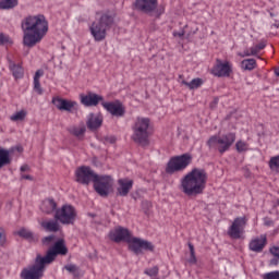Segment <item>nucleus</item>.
Here are the masks:
<instances>
[{
	"label": "nucleus",
	"instance_id": "obj_46",
	"mask_svg": "<svg viewBox=\"0 0 279 279\" xmlns=\"http://www.w3.org/2000/svg\"><path fill=\"white\" fill-rule=\"evenodd\" d=\"M21 180H34V178H32L29 174H22Z\"/></svg>",
	"mask_w": 279,
	"mask_h": 279
},
{
	"label": "nucleus",
	"instance_id": "obj_47",
	"mask_svg": "<svg viewBox=\"0 0 279 279\" xmlns=\"http://www.w3.org/2000/svg\"><path fill=\"white\" fill-rule=\"evenodd\" d=\"M20 170H21L22 172L29 171V166L24 165V166H22V167L20 168Z\"/></svg>",
	"mask_w": 279,
	"mask_h": 279
},
{
	"label": "nucleus",
	"instance_id": "obj_41",
	"mask_svg": "<svg viewBox=\"0 0 279 279\" xmlns=\"http://www.w3.org/2000/svg\"><path fill=\"white\" fill-rule=\"evenodd\" d=\"M5 245V230L0 228V247Z\"/></svg>",
	"mask_w": 279,
	"mask_h": 279
},
{
	"label": "nucleus",
	"instance_id": "obj_40",
	"mask_svg": "<svg viewBox=\"0 0 279 279\" xmlns=\"http://www.w3.org/2000/svg\"><path fill=\"white\" fill-rule=\"evenodd\" d=\"M264 279H279V271H271L264 275Z\"/></svg>",
	"mask_w": 279,
	"mask_h": 279
},
{
	"label": "nucleus",
	"instance_id": "obj_19",
	"mask_svg": "<svg viewBox=\"0 0 279 279\" xmlns=\"http://www.w3.org/2000/svg\"><path fill=\"white\" fill-rule=\"evenodd\" d=\"M265 245H267V235L262 234L260 236L254 238L250 244L248 248L251 252L260 253L263 250H265Z\"/></svg>",
	"mask_w": 279,
	"mask_h": 279
},
{
	"label": "nucleus",
	"instance_id": "obj_38",
	"mask_svg": "<svg viewBox=\"0 0 279 279\" xmlns=\"http://www.w3.org/2000/svg\"><path fill=\"white\" fill-rule=\"evenodd\" d=\"M54 241H56L54 235H48L43 239V245H46L47 247H49V245H51Z\"/></svg>",
	"mask_w": 279,
	"mask_h": 279
},
{
	"label": "nucleus",
	"instance_id": "obj_30",
	"mask_svg": "<svg viewBox=\"0 0 279 279\" xmlns=\"http://www.w3.org/2000/svg\"><path fill=\"white\" fill-rule=\"evenodd\" d=\"M65 271H69V274H72L73 278H82V271L75 264H68L63 267Z\"/></svg>",
	"mask_w": 279,
	"mask_h": 279
},
{
	"label": "nucleus",
	"instance_id": "obj_6",
	"mask_svg": "<svg viewBox=\"0 0 279 279\" xmlns=\"http://www.w3.org/2000/svg\"><path fill=\"white\" fill-rule=\"evenodd\" d=\"M236 141V133H227L222 136L213 135L207 141V146L209 149H215L217 147L219 154H226L232 145H234V142Z\"/></svg>",
	"mask_w": 279,
	"mask_h": 279
},
{
	"label": "nucleus",
	"instance_id": "obj_13",
	"mask_svg": "<svg viewBox=\"0 0 279 279\" xmlns=\"http://www.w3.org/2000/svg\"><path fill=\"white\" fill-rule=\"evenodd\" d=\"M52 104L56 106L57 110L61 112H70L71 114L77 112L80 110L77 101L63 99L60 97L52 98Z\"/></svg>",
	"mask_w": 279,
	"mask_h": 279
},
{
	"label": "nucleus",
	"instance_id": "obj_25",
	"mask_svg": "<svg viewBox=\"0 0 279 279\" xmlns=\"http://www.w3.org/2000/svg\"><path fill=\"white\" fill-rule=\"evenodd\" d=\"M40 226L46 230V232H58L60 230V223H58V220L43 221L40 222Z\"/></svg>",
	"mask_w": 279,
	"mask_h": 279
},
{
	"label": "nucleus",
	"instance_id": "obj_20",
	"mask_svg": "<svg viewBox=\"0 0 279 279\" xmlns=\"http://www.w3.org/2000/svg\"><path fill=\"white\" fill-rule=\"evenodd\" d=\"M101 105L112 117H123L125 114V109L120 104L102 102Z\"/></svg>",
	"mask_w": 279,
	"mask_h": 279
},
{
	"label": "nucleus",
	"instance_id": "obj_28",
	"mask_svg": "<svg viewBox=\"0 0 279 279\" xmlns=\"http://www.w3.org/2000/svg\"><path fill=\"white\" fill-rule=\"evenodd\" d=\"M68 132L72 134V136H75L76 138H82L84 134H86V126H70L68 129Z\"/></svg>",
	"mask_w": 279,
	"mask_h": 279
},
{
	"label": "nucleus",
	"instance_id": "obj_10",
	"mask_svg": "<svg viewBox=\"0 0 279 279\" xmlns=\"http://www.w3.org/2000/svg\"><path fill=\"white\" fill-rule=\"evenodd\" d=\"M76 218L77 211L75 207L71 205H63L60 209H57L54 214L56 221H60L63 226L74 225Z\"/></svg>",
	"mask_w": 279,
	"mask_h": 279
},
{
	"label": "nucleus",
	"instance_id": "obj_4",
	"mask_svg": "<svg viewBox=\"0 0 279 279\" xmlns=\"http://www.w3.org/2000/svg\"><path fill=\"white\" fill-rule=\"evenodd\" d=\"M114 25V14L110 11H98L96 12V20L92 23L89 32L96 43L106 40L108 31L112 29Z\"/></svg>",
	"mask_w": 279,
	"mask_h": 279
},
{
	"label": "nucleus",
	"instance_id": "obj_37",
	"mask_svg": "<svg viewBox=\"0 0 279 279\" xmlns=\"http://www.w3.org/2000/svg\"><path fill=\"white\" fill-rule=\"evenodd\" d=\"M235 149L239 153L247 151V143H245L243 141H238L236 144H235Z\"/></svg>",
	"mask_w": 279,
	"mask_h": 279
},
{
	"label": "nucleus",
	"instance_id": "obj_54",
	"mask_svg": "<svg viewBox=\"0 0 279 279\" xmlns=\"http://www.w3.org/2000/svg\"><path fill=\"white\" fill-rule=\"evenodd\" d=\"M17 151H23V148H17Z\"/></svg>",
	"mask_w": 279,
	"mask_h": 279
},
{
	"label": "nucleus",
	"instance_id": "obj_23",
	"mask_svg": "<svg viewBox=\"0 0 279 279\" xmlns=\"http://www.w3.org/2000/svg\"><path fill=\"white\" fill-rule=\"evenodd\" d=\"M58 208V204L56 203V201H53V198H48L45 199L41 204V213H45L46 215H51V213H53V210H56Z\"/></svg>",
	"mask_w": 279,
	"mask_h": 279
},
{
	"label": "nucleus",
	"instance_id": "obj_17",
	"mask_svg": "<svg viewBox=\"0 0 279 279\" xmlns=\"http://www.w3.org/2000/svg\"><path fill=\"white\" fill-rule=\"evenodd\" d=\"M81 104L86 108H90L93 106H99V101H104V96H99L93 92L87 93L86 95L81 94Z\"/></svg>",
	"mask_w": 279,
	"mask_h": 279
},
{
	"label": "nucleus",
	"instance_id": "obj_8",
	"mask_svg": "<svg viewBox=\"0 0 279 279\" xmlns=\"http://www.w3.org/2000/svg\"><path fill=\"white\" fill-rule=\"evenodd\" d=\"M48 265L43 256L37 255L35 258V264L21 274L23 279H40L45 274V266Z\"/></svg>",
	"mask_w": 279,
	"mask_h": 279
},
{
	"label": "nucleus",
	"instance_id": "obj_9",
	"mask_svg": "<svg viewBox=\"0 0 279 279\" xmlns=\"http://www.w3.org/2000/svg\"><path fill=\"white\" fill-rule=\"evenodd\" d=\"M114 186V180L110 175H99L97 174L94 179V189L100 197H108L110 191Z\"/></svg>",
	"mask_w": 279,
	"mask_h": 279
},
{
	"label": "nucleus",
	"instance_id": "obj_34",
	"mask_svg": "<svg viewBox=\"0 0 279 279\" xmlns=\"http://www.w3.org/2000/svg\"><path fill=\"white\" fill-rule=\"evenodd\" d=\"M25 117H27V111L21 110L12 114L10 119L11 121H25Z\"/></svg>",
	"mask_w": 279,
	"mask_h": 279
},
{
	"label": "nucleus",
	"instance_id": "obj_26",
	"mask_svg": "<svg viewBox=\"0 0 279 279\" xmlns=\"http://www.w3.org/2000/svg\"><path fill=\"white\" fill-rule=\"evenodd\" d=\"M16 234L21 236L22 239H26V241H29V243H35V241H38V238L34 235V232H32L28 229L22 228L20 229Z\"/></svg>",
	"mask_w": 279,
	"mask_h": 279
},
{
	"label": "nucleus",
	"instance_id": "obj_52",
	"mask_svg": "<svg viewBox=\"0 0 279 279\" xmlns=\"http://www.w3.org/2000/svg\"><path fill=\"white\" fill-rule=\"evenodd\" d=\"M265 226H274V221H271V220L270 221H266Z\"/></svg>",
	"mask_w": 279,
	"mask_h": 279
},
{
	"label": "nucleus",
	"instance_id": "obj_53",
	"mask_svg": "<svg viewBox=\"0 0 279 279\" xmlns=\"http://www.w3.org/2000/svg\"><path fill=\"white\" fill-rule=\"evenodd\" d=\"M275 75H277V77H279V69H277V70L275 71Z\"/></svg>",
	"mask_w": 279,
	"mask_h": 279
},
{
	"label": "nucleus",
	"instance_id": "obj_5",
	"mask_svg": "<svg viewBox=\"0 0 279 279\" xmlns=\"http://www.w3.org/2000/svg\"><path fill=\"white\" fill-rule=\"evenodd\" d=\"M149 125L150 120L148 118H137L132 128L131 138L140 147H148L149 145Z\"/></svg>",
	"mask_w": 279,
	"mask_h": 279
},
{
	"label": "nucleus",
	"instance_id": "obj_49",
	"mask_svg": "<svg viewBox=\"0 0 279 279\" xmlns=\"http://www.w3.org/2000/svg\"><path fill=\"white\" fill-rule=\"evenodd\" d=\"M269 265H278V258H272Z\"/></svg>",
	"mask_w": 279,
	"mask_h": 279
},
{
	"label": "nucleus",
	"instance_id": "obj_24",
	"mask_svg": "<svg viewBox=\"0 0 279 279\" xmlns=\"http://www.w3.org/2000/svg\"><path fill=\"white\" fill-rule=\"evenodd\" d=\"M265 47H266L265 43H260V44L252 47L250 50H244L243 53H239L238 56H240V58H245V57H250V56H256L257 53L263 51V49Z\"/></svg>",
	"mask_w": 279,
	"mask_h": 279
},
{
	"label": "nucleus",
	"instance_id": "obj_16",
	"mask_svg": "<svg viewBox=\"0 0 279 279\" xmlns=\"http://www.w3.org/2000/svg\"><path fill=\"white\" fill-rule=\"evenodd\" d=\"M135 10L144 12V14H151L158 8V0H136Z\"/></svg>",
	"mask_w": 279,
	"mask_h": 279
},
{
	"label": "nucleus",
	"instance_id": "obj_45",
	"mask_svg": "<svg viewBox=\"0 0 279 279\" xmlns=\"http://www.w3.org/2000/svg\"><path fill=\"white\" fill-rule=\"evenodd\" d=\"M142 206L143 208H146L147 210H149V208H151V203L149 201H143Z\"/></svg>",
	"mask_w": 279,
	"mask_h": 279
},
{
	"label": "nucleus",
	"instance_id": "obj_12",
	"mask_svg": "<svg viewBox=\"0 0 279 279\" xmlns=\"http://www.w3.org/2000/svg\"><path fill=\"white\" fill-rule=\"evenodd\" d=\"M96 175L97 173H95L88 166H81L75 171L76 182H78V184H84L85 186H88L90 182H95Z\"/></svg>",
	"mask_w": 279,
	"mask_h": 279
},
{
	"label": "nucleus",
	"instance_id": "obj_39",
	"mask_svg": "<svg viewBox=\"0 0 279 279\" xmlns=\"http://www.w3.org/2000/svg\"><path fill=\"white\" fill-rule=\"evenodd\" d=\"M144 274H146V276H150V278L154 276H158V266H154L153 268L146 269Z\"/></svg>",
	"mask_w": 279,
	"mask_h": 279
},
{
	"label": "nucleus",
	"instance_id": "obj_35",
	"mask_svg": "<svg viewBox=\"0 0 279 279\" xmlns=\"http://www.w3.org/2000/svg\"><path fill=\"white\" fill-rule=\"evenodd\" d=\"M269 167L271 171L279 173V155L270 158Z\"/></svg>",
	"mask_w": 279,
	"mask_h": 279
},
{
	"label": "nucleus",
	"instance_id": "obj_33",
	"mask_svg": "<svg viewBox=\"0 0 279 279\" xmlns=\"http://www.w3.org/2000/svg\"><path fill=\"white\" fill-rule=\"evenodd\" d=\"M182 84H184V86H187L190 90H193L195 88H199V86L204 84V81H202V78H193L190 83L186 81H182Z\"/></svg>",
	"mask_w": 279,
	"mask_h": 279
},
{
	"label": "nucleus",
	"instance_id": "obj_3",
	"mask_svg": "<svg viewBox=\"0 0 279 279\" xmlns=\"http://www.w3.org/2000/svg\"><path fill=\"white\" fill-rule=\"evenodd\" d=\"M109 239L114 241V243L125 241V243H129V250L134 252L136 256H141V254H143V250L145 252H154V250H156V246H154L151 242L141 238H132L130 230L123 227H119L114 231H111L109 233Z\"/></svg>",
	"mask_w": 279,
	"mask_h": 279
},
{
	"label": "nucleus",
	"instance_id": "obj_48",
	"mask_svg": "<svg viewBox=\"0 0 279 279\" xmlns=\"http://www.w3.org/2000/svg\"><path fill=\"white\" fill-rule=\"evenodd\" d=\"M160 14H165V8L162 7L157 10V16H160Z\"/></svg>",
	"mask_w": 279,
	"mask_h": 279
},
{
	"label": "nucleus",
	"instance_id": "obj_7",
	"mask_svg": "<svg viewBox=\"0 0 279 279\" xmlns=\"http://www.w3.org/2000/svg\"><path fill=\"white\" fill-rule=\"evenodd\" d=\"M193 162V157L190 154H183L170 158L166 166V173L173 175L180 171H184L189 165Z\"/></svg>",
	"mask_w": 279,
	"mask_h": 279
},
{
	"label": "nucleus",
	"instance_id": "obj_2",
	"mask_svg": "<svg viewBox=\"0 0 279 279\" xmlns=\"http://www.w3.org/2000/svg\"><path fill=\"white\" fill-rule=\"evenodd\" d=\"M208 173L205 169L194 168L181 179V191L187 197H197L206 190Z\"/></svg>",
	"mask_w": 279,
	"mask_h": 279
},
{
	"label": "nucleus",
	"instance_id": "obj_36",
	"mask_svg": "<svg viewBox=\"0 0 279 279\" xmlns=\"http://www.w3.org/2000/svg\"><path fill=\"white\" fill-rule=\"evenodd\" d=\"M189 250H190L189 263L190 265H195L197 263V257L195 256V246H193L192 243H189Z\"/></svg>",
	"mask_w": 279,
	"mask_h": 279
},
{
	"label": "nucleus",
	"instance_id": "obj_50",
	"mask_svg": "<svg viewBox=\"0 0 279 279\" xmlns=\"http://www.w3.org/2000/svg\"><path fill=\"white\" fill-rule=\"evenodd\" d=\"M174 36H178L179 38H182V36H184V31H182L180 33H174Z\"/></svg>",
	"mask_w": 279,
	"mask_h": 279
},
{
	"label": "nucleus",
	"instance_id": "obj_15",
	"mask_svg": "<svg viewBox=\"0 0 279 279\" xmlns=\"http://www.w3.org/2000/svg\"><path fill=\"white\" fill-rule=\"evenodd\" d=\"M213 75L216 77H230L232 75V63L217 59L216 65L213 69Z\"/></svg>",
	"mask_w": 279,
	"mask_h": 279
},
{
	"label": "nucleus",
	"instance_id": "obj_1",
	"mask_svg": "<svg viewBox=\"0 0 279 279\" xmlns=\"http://www.w3.org/2000/svg\"><path fill=\"white\" fill-rule=\"evenodd\" d=\"M22 31L24 32V47L32 49V47H36L45 38V34L49 32V23L43 14L31 15L22 21Z\"/></svg>",
	"mask_w": 279,
	"mask_h": 279
},
{
	"label": "nucleus",
	"instance_id": "obj_42",
	"mask_svg": "<svg viewBox=\"0 0 279 279\" xmlns=\"http://www.w3.org/2000/svg\"><path fill=\"white\" fill-rule=\"evenodd\" d=\"M269 252L275 258H279V246H272L269 248Z\"/></svg>",
	"mask_w": 279,
	"mask_h": 279
},
{
	"label": "nucleus",
	"instance_id": "obj_29",
	"mask_svg": "<svg viewBox=\"0 0 279 279\" xmlns=\"http://www.w3.org/2000/svg\"><path fill=\"white\" fill-rule=\"evenodd\" d=\"M43 70H37L34 76V90H36L38 95H43V87H40V77H43Z\"/></svg>",
	"mask_w": 279,
	"mask_h": 279
},
{
	"label": "nucleus",
	"instance_id": "obj_22",
	"mask_svg": "<svg viewBox=\"0 0 279 279\" xmlns=\"http://www.w3.org/2000/svg\"><path fill=\"white\" fill-rule=\"evenodd\" d=\"M9 62V69L13 75V77H15V80H21V77H23L24 72H23V66H21V64H16L14 63V61H12V59H8Z\"/></svg>",
	"mask_w": 279,
	"mask_h": 279
},
{
	"label": "nucleus",
	"instance_id": "obj_27",
	"mask_svg": "<svg viewBox=\"0 0 279 279\" xmlns=\"http://www.w3.org/2000/svg\"><path fill=\"white\" fill-rule=\"evenodd\" d=\"M12 160L10 159V150L0 147V169H3L5 165H10Z\"/></svg>",
	"mask_w": 279,
	"mask_h": 279
},
{
	"label": "nucleus",
	"instance_id": "obj_51",
	"mask_svg": "<svg viewBox=\"0 0 279 279\" xmlns=\"http://www.w3.org/2000/svg\"><path fill=\"white\" fill-rule=\"evenodd\" d=\"M217 104H219V99L216 98L211 104V108H214V106H217Z\"/></svg>",
	"mask_w": 279,
	"mask_h": 279
},
{
	"label": "nucleus",
	"instance_id": "obj_14",
	"mask_svg": "<svg viewBox=\"0 0 279 279\" xmlns=\"http://www.w3.org/2000/svg\"><path fill=\"white\" fill-rule=\"evenodd\" d=\"M245 226H247L246 217L235 218L228 230L229 236L231 239H241V235L245 232Z\"/></svg>",
	"mask_w": 279,
	"mask_h": 279
},
{
	"label": "nucleus",
	"instance_id": "obj_31",
	"mask_svg": "<svg viewBox=\"0 0 279 279\" xmlns=\"http://www.w3.org/2000/svg\"><path fill=\"white\" fill-rule=\"evenodd\" d=\"M19 5V0H0V10H12Z\"/></svg>",
	"mask_w": 279,
	"mask_h": 279
},
{
	"label": "nucleus",
	"instance_id": "obj_21",
	"mask_svg": "<svg viewBox=\"0 0 279 279\" xmlns=\"http://www.w3.org/2000/svg\"><path fill=\"white\" fill-rule=\"evenodd\" d=\"M104 124V117L101 116H95V113H90L87 118V129L90 130V132H97L99 128Z\"/></svg>",
	"mask_w": 279,
	"mask_h": 279
},
{
	"label": "nucleus",
	"instance_id": "obj_44",
	"mask_svg": "<svg viewBox=\"0 0 279 279\" xmlns=\"http://www.w3.org/2000/svg\"><path fill=\"white\" fill-rule=\"evenodd\" d=\"M104 141H105V143H110V145H114V143H117V137H114V136H105Z\"/></svg>",
	"mask_w": 279,
	"mask_h": 279
},
{
	"label": "nucleus",
	"instance_id": "obj_18",
	"mask_svg": "<svg viewBox=\"0 0 279 279\" xmlns=\"http://www.w3.org/2000/svg\"><path fill=\"white\" fill-rule=\"evenodd\" d=\"M134 186V181L128 178L118 180L117 195L120 197H128L130 191Z\"/></svg>",
	"mask_w": 279,
	"mask_h": 279
},
{
	"label": "nucleus",
	"instance_id": "obj_32",
	"mask_svg": "<svg viewBox=\"0 0 279 279\" xmlns=\"http://www.w3.org/2000/svg\"><path fill=\"white\" fill-rule=\"evenodd\" d=\"M241 66L244 71H254L256 69V59H244L241 62Z\"/></svg>",
	"mask_w": 279,
	"mask_h": 279
},
{
	"label": "nucleus",
	"instance_id": "obj_11",
	"mask_svg": "<svg viewBox=\"0 0 279 279\" xmlns=\"http://www.w3.org/2000/svg\"><path fill=\"white\" fill-rule=\"evenodd\" d=\"M66 256L69 254V248L64 245V240H59L54 243L52 247H50L46 254V256L41 257L48 265H51L53 260L58 257V255Z\"/></svg>",
	"mask_w": 279,
	"mask_h": 279
},
{
	"label": "nucleus",
	"instance_id": "obj_43",
	"mask_svg": "<svg viewBox=\"0 0 279 279\" xmlns=\"http://www.w3.org/2000/svg\"><path fill=\"white\" fill-rule=\"evenodd\" d=\"M10 43V37L5 36L3 33L0 34V45H5Z\"/></svg>",
	"mask_w": 279,
	"mask_h": 279
}]
</instances>
